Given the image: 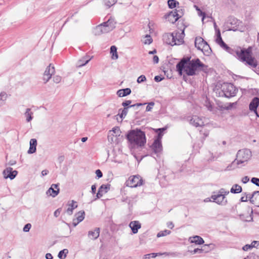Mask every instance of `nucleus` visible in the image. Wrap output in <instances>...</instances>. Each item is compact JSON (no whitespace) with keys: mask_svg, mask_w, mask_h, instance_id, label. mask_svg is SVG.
I'll return each mask as SVG.
<instances>
[{"mask_svg":"<svg viewBox=\"0 0 259 259\" xmlns=\"http://www.w3.org/2000/svg\"><path fill=\"white\" fill-rule=\"evenodd\" d=\"M226 51L236 57L241 62H246L253 68H256L257 65L256 60L251 56L252 48L251 47H248L247 49H241L240 48L232 49L229 47Z\"/></svg>","mask_w":259,"mask_h":259,"instance_id":"obj_1","label":"nucleus"},{"mask_svg":"<svg viewBox=\"0 0 259 259\" xmlns=\"http://www.w3.org/2000/svg\"><path fill=\"white\" fill-rule=\"evenodd\" d=\"M126 138L132 147H141L145 144L146 139L145 133L140 130H133L128 132Z\"/></svg>","mask_w":259,"mask_h":259,"instance_id":"obj_2","label":"nucleus"},{"mask_svg":"<svg viewBox=\"0 0 259 259\" xmlns=\"http://www.w3.org/2000/svg\"><path fill=\"white\" fill-rule=\"evenodd\" d=\"M116 23L114 18L110 17L107 21L96 26L94 30V33L95 35L108 33L115 28Z\"/></svg>","mask_w":259,"mask_h":259,"instance_id":"obj_3","label":"nucleus"},{"mask_svg":"<svg viewBox=\"0 0 259 259\" xmlns=\"http://www.w3.org/2000/svg\"><path fill=\"white\" fill-rule=\"evenodd\" d=\"M252 156L251 151L248 149H243L239 150L236 154V158L232 162L231 165L237 164L239 165L242 164V166L247 164Z\"/></svg>","mask_w":259,"mask_h":259,"instance_id":"obj_4","label":"nucleus"},{"mask_svg":"<svg viewBox=\"0 0 259 259\" xmlns=\"http://www.w3.org/2000/svg\"><path fill=\"white\" fill-rule=\"evenodd\" d=\"M205 67V65L202 63L198 58L192 59L191 62L187 65L183 71L185 72L187 75L189 76H193L196 74L197 70L201 69Z\"/></svg>","mask_w":259,"mask_h":259,"instance_id":"obj_5","label":"nucleus"},{"mask_svg":"<svg viewBox=\"0 0 259 259\" xmlns=\"http://www.w3.org/2000/svg\"><path fill=\"white\" fill-rule=\"evenodd\" d=\"M221 95L226 98H231L235 96L238 92V89L231 83L224 82L221 85ZM220 94H221L220 93Z\"/></svg>","mask_w":259,"mask_h":259,"instance_id":"obj_6","label":"nucleus"},{"mask_svg":"<svg viewBox=\"0 0 259 259\" xmlns=\"http://www.w3.org/2000/svg\"><path fill=\"white\" fill-rule=\"evenodd\" d=\"M143 180L139 175L132 176L128 178L125 185L127 187L136 188L141 186L143 184Z\"/></svg>","mask_w":259,"mask_h":259,"instance_id":"obj_7","label":"nucleus"},{"mask_svg":"<svg viewBox=\"0 0 259 259\" xmlns=\"http://www.w3.org/2000/svg\"><path fill=\"white\" fill-rule=\"evenodd\" d=\"M183 15V10L181 8H177L165 15V18L167 19L169 22L174 23L178 21L179 18H181Z\"/></svg>","mask_w":259,"mask_h":259,"instance_id":"obj_8","label":"nucleus"},{"mask_svg":"<svg viewBox=\"0 0 259 259\" xmlns=\"http://www.w3.org/2000/svg\"><path fill=\"white\" fill-rule=\"evenodd\" d=\"M210 198L212 199V202H215L219 205L224 206L228 203L227 199L225 196H222V195H219L215 192L213 193Z\"/></svg>","mask_w":259,"mask_h":259,"instance_id":"obj_9","label":"nucleus"},{"mask_svg":"<svg viewBox=\"0 0 259 259\" xmlns=\"http://www.w3.org/2000/svg\"><path fill=\"white\" fill-rule=\"evenodd\" d=\"M190 57H184L176 65L177 70L180 75H182L183 71L185 67L191 62Z\"/></svg>","mask_w":259,"mask_h":259,"instance_id":"obj_10","label":"nucleus"},{"mask_svg":"<svg viewBox=\"0 0 259 259\" xmlns=\"http://www.w3.org/2000/svg\"><path fill=\"white\" fill-rule=\"evenodd\" d=\"M55 71V67L50 64L46 69L43 76L44 83H46L51 79Z\"/></svg>","mask_w":259,"mask_h":259,"instance_id":"obj_11","label":"nucleus"},{"mask_svg":"<svg viewBox=\"0 0 259 259\" xmlns=\"http://www.w3.org/2000/svg\"><path fill=\"white\" fill-rule=\"evenodd\" d=\"M151 149L158 156L162 151V146L161 141L154 140V142L151 146Z\"/></svg>","mask_w":259,"mask_h":259,"instance_id":"obj_12","label":"nucleus"},{"mask_svg":"<svg viewBox=\"0 0 259 259\" xmlns=\"http://www.w3.org/2000/svg\"><path fill=\"white\" fill-rule=\"evenodd\" d=\"M3 175L5 179L9 178L11 180L14 179L17 176L18 172L17 170H13V168L8 167H7L4 171H3Z\"/></svg>","mask_w":259,"mask_h":259,"instance_id":"obj_13","label":"nucleus"},{"mask_svg":"<svg viewBox=\"0 0 259 259\" xmlns=\"http://www.w3.org/2000/svg\"><path fill=\"white\" fill-rule=\"evenodd\" d=\"M177 36V31H174L171 33H167L164 35V39L166 44L171 45V46L176 45L177 44L175 42V37Z\"/></svg>","mask_w":259,"mask_h":259,"instance_id":"obj_14","label":"nucleus"},{"mask_svg":"<svg viewBox=\"0 0 259 259\" xmlns=\"http://www.w3.org/2000/svg\"><path fill=\"white\" fill-rule=\"evenodd\" d=\"M85 216V212L83 210L80 211L75 214L74 218L73 220L72 224L74 227L76 226L80 222H82Z\"/></svg>","mask_w":259,"mask_h":259,"instance_id":"obj_15","label":"nucleus"},{"mask_svg":"<svg viewBox=\"0 0 259 259\" xmlns=\"http://www.w3.org/2000/svg\"><path fill=\"white\" fill-rule=\"evenodd\" d=\"M58 184H52L51 187L47 190L46 194L48 196L56 197L59 192V188Z\"/></svg>","mask_w":259,"mask_h":259,"instance_id":"obj_16","label":"nucleus"},{"mask_svg":"<svg viewBox=\"0 0 259 259\" xmlns=\"http://www.w3.org/2000/svg\"><path fill=\"white\" fill-rule=\"evenodd\" d=\"M190 120V123L195 127L201 126L204 125L202 119L196 115L192 116Z\"/></svg>","mask_w":259,"mask_h":259,"instance_id":"obj_17","label":"nucleus"},{"mask_svg":"<svg viewBox=\"0 0 259 259\" xmlns=\"http://www.w3.org/2000/svg\"><path fill=\"white\" fill-rule=\"evenodd\" d=\"M110 185H102L99 188L98 193L96 195V198L95 200L98 198H100L103 196L104 193H107L108 191L110 189Z\"/></svg>","mask_w":259,"mask_h":259,"instance_id":"obj_18","label":"nucleus"},{"mask_svg":"<svg viewBox=\"0 0 259 259\" xmlns=\"http://www.w3.org/2000/svg\"><path fill=\"white\" fill-rule=\"evenodd\" d=\"M129 227L132 230L133 234H136L138 232V230L141 228V224L139 221H134L130 222Z\"/></svg>","mask_w":259,"mask_h":259,"instance_id":"obj_19","label":"nucleus"},{"mask_svg":"<svg viewBox=\"0 0 259 259\" xmlns=\"http://www.w3.org/2000/svg\"><path fill=\"white\" fill-rule=\"evenodd\" d=\"M259 105V98L254 97L250 102L249 108V110L251 111H255Z\"/></svg>","mask_w":259,"mask_h":259,"instance_id":"obj_20","label":"nucleus"},{"mask_svg":"<svg viewBox=\"0 0 259 259\" xmlns=\"http://www.w3.org/2000/svg\"><path fill=\"white\" fill-rule=\"evenodd\" d=\"M67 205L68 207L66 210V212L68 215H72L73 213V210L77 207L76 202L74 200L69 201H68Z\"/></svg>","mask_w":259,"mask_h":259,"instance_id":"obj_21","label":"nucleus"},{"mask_svg":"<svg viewBox=\"0 0 259 259\" xmlns=\"http://www.w3.org/2000/svg\"><path fill=\"white\" fill-rule=\"evenodd\" d=\"M206 41H205L201 37H196L195 40V46L199 50L203 51V46L205 45Z\"/></svg>","mask_w":259,"mask_h":259,"instance_id":"obj_22","label":"nucleus"},{"mask_svg":"<svg viewBox=\"0 0 259 259\" xmlns=\"http://www.w3.org/2000/svg\"><path fill=\"white\" fill-rule=\"evenodd\" d=\"M92 57H90L89 56L85 55L80 58L77 63V66L78 67H81L86 65L92 59Z\"/></svg>","mask_w":259,"mask_h":259,"instance_id":"obj_23","label":"nucleus"},{"mask_svg":"<svg viewBox=\"0 0 259 259\" xmlns=\"http://www.w3.org/2000/svg\"><path fill=\"white\" fill-rule=\"evenodd\" d=\"M30 147L28 150V154H32L36 152L37 140L35 139H31L29 142Z\"/></svg>","mask_w":259,"mask_h":259,"instance_id":"obj_24","label":"nucleus"},{"mask_svg":"<svg viewBox=\"0 0 259 259\" xmlns=\"http://www.w3.org/2000/svg\"><path fill=\"white\" fill-rule=\"evenodd\" d=\"M100 228H96L94 230L90 231L88 232L89 237L93 240L97 239L100 235Z\"/></svg>","mask_w":259,"mask_h":259,"instance_id":"obj_25","label":"nucleus"},{"mask_svg":"<svg viewBox=\"0 0 259 259\" xmlns=\"http://www.w3.org/2000/svg\"><path fill=\"white\" fill-rule=\"evenodd\" d=\"M184 30H183L182 32L177 31V36L175 37V42L177 44L176 45H180L184 42Z\"/></svg>","mask_w":259,"mask_h":259,"instance_id":"obj_26","label":"nucleus"},{"mask_svg":"<svg viewBox=\"0 0 259 259\" xmlns=\"http://www.w3.org/2000/svg\"><path fill=\"white\" fill-rule=\"evenodd\" d=\"M189 241L191 243H194L196 244H202L204 243V240L201 237L199 236H195L189 238Z\"/></svg>","mask_w":259,"mask_h":259,"instance_id":"obj_27","label":"nucleus"},{"mask_svg":"<svg viewBox=\"0 0 259 259\" xmlns=\"http://www.w3.org/2000/svg\"><path fill=\"white\" fill-rule=\"evenodd\" d=\"M131 93V90L130 88H125L119 90L117 92V95L120 97H123L129 95Z\"/></svg>","mask_w":259,"mask_h":259,"instance_id":"obj_28","label":"nucleus"},{"mask_svg":"<svg viewBox=\"0 0 259 259\" xmlns=\"http://www.w3.org/2000/svg\"><path fill=\"white\" fill-rule=\"evenodd\" d=\"M131 103H132V101L131 100H126L125 101L123 102L122 103L121 105L124 107H129V108H131V107H139V106H142V105L146 104V103H143V104H142V103H136L135 104L131 105Z\"/></svg>","mask_w":259,"mask_h":259,"instance_id":"obj_29","label":"nucleus"},{"mask_svg":"<svg viewBox=\"0 0 259 259\" xmlns=\"http://www.w3.org/2000/svg\"><path fill=\"white\" fill-rule=\"evenodd\" d=\"M33 113L31 111L30 108H27L24 113V116L26 117L27 122H30L33 119Z\"/></svg>","mask_w":259,"mask_h":259,"instance_id":"obj_30","label":"nucleus"},{"mask_svg":"<svg viewBox=\"0 0 259 259\" xmlns=\"http://www.w3.org/2000/svg\"><path fill=\"white\" fill-rule=\"evenodd\" d=\"M166 130V127L159 128L155 130L156 133H158V131H160V132L158 133V135L155 137L154 140L161 141V139L163 136V132Z\"/></svg>","mask_w":259,"mask_h":259,"instance_id":"obj_31","label":"nucleus"},{"mask_svg":"<svg viewBox=\"0 0 259 259\" xmlns=\"http://www.w3.org/2000/svg\"><path fill=\"white\" fill-rule=\"evenodd\" d=\"M129 107H124L123 109H119L118 110V114L121 119L125 118L128 112Z\"/></svg>","mask_w":259,"mask_h":259,"instance_id":"obj_32","label":"nucleus"},{"mask_svg":"<svg viewBox=\"0 0 259 259\" xmlns=\"http://www.w3.org/2000/svg\"><path fill=\"white\" fill-rule=\"evenodd\" d=\"M241 191L242 187L237 184L234 185L230 190V192L234 194L239 193L241 192Z\"/></svg>","mask_w":259,"mask_h":259,"instance_id":"obj_33","label":"nucleus"},{"mask_svg":"<svg viewBox=\"0 0 259 259\" xmlns=\"http://www.w3.org/2000/svg\"><path fill=\"white\" fill-rule=\"evenodd\" d=\"M110 53L112 54V59H117L118 57L117 53V48L115 46H112L110 47Z\"/></svg>","mask_w":259,"mask_h":259,"instance_id":"obj_34","label":"nucleus"},{"mask_svg":"<svg viewBox=\"0 0 259 259\" xmlns=\"http://www.w3.org/2000/svg\"><path fill=\"white\" fill-rule=\"evenodd\" d=\"M202 48H203L202 52L206 55H209L211 52V48H210L209 46L208 45L207 42H206L205 45H204L203 47H202Z\"/></svg>","mask_w":259,"mask_h":259,"instance_id":"obj_35","label":"nucleus"},{"mask_svg":"<svg viewBox=\"0 0 259 259\" xmlns=\"http://www.w3.org/2000/svg\"><path fill=\"white\" fill-rule=\"evenodd\" d=\"M166 252H164L163 253H151L147 254L144 255L143 259H149L150 258H154L157 255H160L162 254H165Z\"/></svg>","mask_w":259,"mask_h":259,"instance_id":"obj_36","label":"nucleus"},{"mask_svg":"<svg viewBox=\"0 0 259 259\" xmlns=\"http://www.w3.org/2000/svg\"><path fill=\"white\" fill-rule=\"evenodd\" d=\"M68 253V250L67 249H64L59 251L58 257L60 259H64L66 257V254Z\"/></svg>","mask_w":259,"mask_h":259,"instance_id":"obj_37","label":"nucleus"},{"mask_svg":"<svg viewBox=\"0 0 259 259\" xmlns=\"http://www.w3.org/2000/svg\"><path fill=\"white\" fill-rule=\"evenodd\" d=\"M7 94L5 92L0 94V106L4 104L5 101L7 100Z\"/></svg>","mask_w":259,"mask_h":259,"instance_id":"obj_38","label":"nucleus"},{"mask_svg":"<svg viewBox=\"0 0 259 259\" xmlns=\"http://www.w3.org/2000/svg\"><path fill=\"white\" fill-rule=\"evenodd\" d=\"M153 39L151 36L149 34H146L144 38L143 42L145 45H150L152 42Z\"/></svg>","mask_w":259,"mask_h":259,"instance_id":"obj_39","label":"nucleus"},{"mask_svg":"<svg viewBox=\"0 0 259 259\" xmlns=\"http://www.w3.org/2000/svg\"><path fill=\"white\" fill-rule=\"evenodd\" d=\"M167 4L169 8L173 9L176 8L177 5H179V2L176 0H168Z\"/></svg>","mask_w":259,"mask_h":259,"instance_id":"obj_40","label":"nucleus"},{"mask_svg":"<svg viewBox=\"0 0 259 259\" xmlns=\"http://www.w3.org/2000/svg\"><path fill=\"white\" fill-rule=\"evenodd\" d=\"M171 233V231L168 230H165L163 231H160L158 234H157V237H161L163 236H165L167 235L170 234Z\"/></svg>","mask_w":259,"mask_h":259,"instance_id":"obj_41","label":"nucleus"},{"mask_svg":"<svg viewBox=\"0 0 259 259\" xmlns=\"http://www.w3.org/2000/svg\"><path fill=\"white\" fill-rule=\"evenodd\" d=\"M216 35H217V38H216L215 41H216V42L218 45H219L221 42L223 41L222 39V38L221 37V31H220V29L217 30Z\"/></svg>","mask_w":259,"mask_h":259,"instance_id":"obj_42","label":"nucleus"},{"mask_svg":"<svg viewBox=\"0 0 259 259\" xmlns=\"http://www.w3.org/2000/svg\"><path fill=\"white\" fill-rule=\"evenodd\" d=\"M117 2V0H107L105 2V5L108 8L111 7Z\"/></svg>","mask_w":259,"mask_h":259,"instance_id":"obj_43","label":"nucleus"},{"mask_svg":"<svg viewBox=\"0 0 259 259\" xmlns=\"http://www.w3.org/2000/svg\"><path fill=\"white\" fill-rule=\"evenodd\" d=\"M217 193L219 195H222V196L226 197V196L229 193V191H226L225 189L222 188L218 191V192H217Z\"/></svg>","mask_w":259,"mask_h":259,"instance_id":"obj_44","label":"nucleus"},{"mask_svg":"<svg viewBox=\"0 0 259 259\" xmlns=\"http://www.w3.org/2000/svg\"><path fill=\"white\" fill-rule=\"evenodd\" d=\"M228 22L230 24L233 25H238V21L234 18H231L229 19Z\"/></svg>","mask_w":259,"mask_h":259,"instance_id":"obj_45","label":"nucleus"},{"mask_svg":"<svg viewBox=\"0 0 259 259\" xmlns=\"http://www.w3.org/2000/svg\"><path fill=\"white\" fill-rule=\"evenodd\" d=\"M62 77L59 75H56L53 77V81L56 83H59L61 82Z\"/></svg>","mask_w":259,"mask_h":259,"instance_id":"obj_46","label":"nucleus"},{"mask_svg":"<svg viewBox=\"0 0 259 259\" xmlns=\"http://www.w3.org/2000/svg\"><path fill=\"white\" fill-rule=\"evenodd\" d=\"M251 182L259 187V178L253 177L251 179Z\"/></svg>","mask_w":259,"mask_h":259,"instance_id":"obj_47","label":"nucleus"},{"mask_svg":"<svg viewBox=\"0 0 259 259\" xmlns=\"http://www.w3.org/2000/svg\"><path fill=\"white\" fill-rule=\"evenodd\" d=\"M146 80V78L145 75H141L137 79V82L139 83H142Z\"/></svg>","mask_w":259,"mask_h":259,"instance_id":"obj_48","label":"nucleus"},{"mask_svg":"<svg viewBox=\"0 0 259 259\" xmlns=\"http://www.w3.org/2000/svg\"><path fill=\"white\" fill-rule=\"evenodd\" d=\"M31 225L29 223L26 224L23 229V231L25 232H28L31 229Z\"/></svg>","mask_w":259,"mask_h":259,"instance_id":"obj_49","label":"nucleus"},{"mask_svg":"<svg viewBox=\"0 0 259 259\" xmlns=\"http://www.w3.org/2000/svg\"><path fill=\"white\" fill-rule=\"evenodd\" d=\"M219 45L222 48H223L226 51L227 50V49H228L229 47L224 41L221 42Z\"/></svg>","mask_w":259,"mask_h":259,"instance_id":"obj_50","label":"nucleus"},{"mask_svg":"<svg viewBox=\"0 0 259 259\" xmlns=\"http://www.w3.org/2000/svg\"><path fill=\"white\" fill-rule=\"evenodd\" d=\"M112 131L116 134V136H119L121 132L118 127H115L112 128Z\"/></svg>","mask_w":259,"mask_h":259,"instance_id":"obj_51","label":"nucleus"},{"mask_svg":"<svg viewBox=\"0 0 259 259\" xmlns=\"http://www.w3.org/2000/svg\"><path fill=\"white\" fill-rule=\"evenodd\" d=\"M154 105V103L153 102L149 103L148 105L146 107V111H150L152 109L153 106Z\"/></svg>","mask_w":259,"mask_h":259,"instance_id":"obj_52","label":"nucleus"},{"mask_svg":"<svg viewBox=\"0 0 259 259\" xmlns=\"http://www.w3.org/2000/svg\"><path fill=\"white\" fill-rule=\"evenodd\" d=\"M164 77L161 75H157L154 77V80L157 82L162 81Z\"/></svg>","mask_w":259,"mask_h":259,"instance_id":"obj_53","label":"nucleus"},{"mask_svg":"<svg viewBox=\"0 0 259 259\" xmlns=\"http://www.w3.org/2000/svg\"><path fill=\"white\" fill-rule=\"evenodd\" d=\"M96 174L98 179L101 178L103 176V174L100 169H97L96 170Z\"/></svg>","mask_w":259,"mask_h":259,"instance_id":"obj_54","label":"nucleus"},{"mask_svg":"<svg viewBox=\"0 0 259 259\" xmlns=\"http://www.w3.org/2000/svg\"><path fill=\"white\" fill-rule=\"evenodd\" d=\"M251 248H252V247L251 244H246L244 245L242 248L243 250L244 251H247L248 250L250 249Z\"/></svg>","mask_w":259,"mask_h":259,"instance_id":"obj_55","label":"nucleus"},{"mask_svg":"<svg viewBox=\"0 0 259 259\" xmlns=\"http://www.w3.org/2000/svg\"><path fill=\"white\" fill-rule=\"evenodd\" d=\"M252 247H256L259 245V241H253L251 243Z\"/></svg>","mask_w":259,"mask_h":259,"instance_id":"obj_56","label":"nucleus"},{"mask_svg":"<svg viewBox=\"0 0 259 259\" xmlns=\"http://www.w3.org/2000/svg\"><path fill=\"white\" fill-rule=\"evenodd\" d=\"M249 181V178L247 176L244 177L242 179V182L244 184L247 183Z\"/></svg>","mask_w":259,"mask_h":259,"instance_id":"obj_57","label":"nucleus"},{"mask_svg":"<svg viewBox=\"0 0 259 259\" xmlns=\"http://www.w3.org/2000/svg\"><path fill=\"white\" fill-rule=\"evenodd\" d=\"M203 250L202 249H199V248H196L194 249V250L192 251L193 254L198 253H201L202 252Z\"/></svg>","mask_w":259,"mask_h":259,"instance_id":"obj_58","label":"nucleus"},{"mask_svg":"<svg viewBox=\"0 0 259 259\" xmlns=\"http://www.w3.org/2000/svg\"><path fill=\"white\" fill-rule=\"evenodd\" d=\"M153 62H154V63H155V64H157L159 62V58L156 55H155L153 56Z\"/></svg>","mask_w":259,"mask_h":259,"instance_id":"obj_59","label":"nucleus"},{"mask_svg":"<svg viewBox=\"0 0 259 259\" xmlns=\"http://www.w3.org/2000/svg\"><path fill=\"white\" fill-rule=\"evenodd\" d=\"M167 227L172 229L174 227V224L172 222H168L167 223Z\"/></svg>","mask_w":259,"mask_h":259,"instance_id":"obj_60","label":"nucleus"},{"mask_svg":"<svg viewBox=\"0 0 259 259\" xmlns=\"http://www.w3.org/2000/svg\"><path fill=\"white\" fill-rule=\"evenodd\" d=\"M60 213V209H57L56 210L54 213V215L55 217H58Z\"/></svg>","mask_w":259,"mask_h":259,"instance_id":"obj_61","label":"nucleus"},{"mask_svg":"<svg viewBox=\"0 0 259 259\" xmlns=\"http://www.w3.org/2000/svg\"><path fill=\"white\" fill-rule=\"evenodd\" d=\"M198 15L202 17V21L204 20V18L205 17V12H203L202 11H200L198 12Z\"/></svg>","mask_w":259,"mask_h":259,"instance_id":"obj_62","label":"nucleus"},{"mask_svg":"<svg viewBox=\"0 0 259 259\" xmlns=\"http://www.w3.org/2000/svg\"><path fill=\"white\" fill-rule=\"evenodd\" d=\"M247 200H248V196L247 195H246V196H242L240 199V200L241 202H246V201H247Z\"/></svg>","mask_w":259,"mask_h":259,"instance_id":"obj_63","label":"nucleus"},{"mask_svg":"<svg viewBox=\"0 0 259 259\" xmlns=\"http://www.w3.org/2000/svg\"><path fill=\"white\" fill-rule=\"evenodd\" d=\"M46 259H53V255L51 253H47L46 254Z\"/></svg>","mask_w":259,"mask_h":259,"instance_id":"obj_64","label":"nucleus"}]
</instances>
